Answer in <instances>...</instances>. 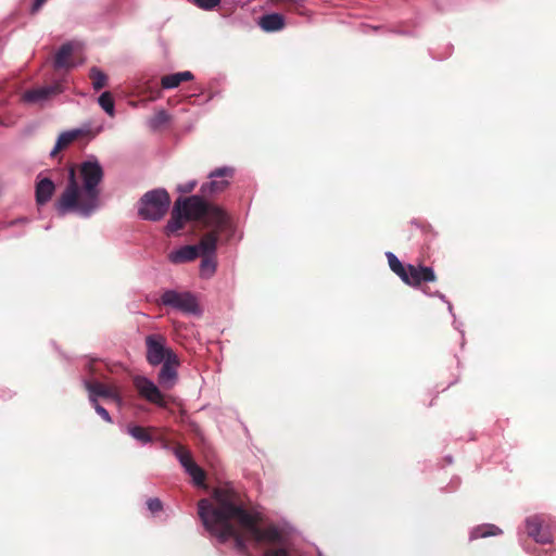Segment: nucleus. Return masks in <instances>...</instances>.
Masks as SVG:
<instances>
[{
  "instance_id": "f257e3e1",
  "label": "nucleus",
  "mask_w": 556,
  "mask_h": 556,
  "mask_svg": "<svg viewBox=\"0 0 556 556\" xmlns=\"http://www.w3.org/2000/svg\"><path fill=\"white\" fill-rule=\"evenodd\" d=\"M198 513L204 528L219 543H225L232 538L235 548L241 553L247 552V541L237 532L232 525L233 519L257 544H275L282 541V532L277 526L269 525L261 528L254 515L247 511L242 505L236 504L235 494L228 489H216L212 501L201 500L198 503Z\"/></svg>"
},
{
  "instance_id": "f03ea898",
  "label": "nucleus",
  "mask_w": 556,
  "mask_h": 556,
  "mask_svg": "<svg viewBox=\"0 0 556 556\" xmlns=\"http://www.w3.org/2000/svg\"><path fill=\"white\" fill-rule=\"evenodd\" d=\"M103 176V168L94 155L88 156L78 172L70 167L67 185L54 204L58 214L75 213L84 218L90 217L100 206L99 186Z\"/></svg>"
},
{
  "instance_id": "7ed1b4c3",
  "label": "nucleus",
  "mask_w": 556,
  "mask_h": 556,
  "mask_svg": "<svg viewBox=\"0 0 556 556\" xmlns=\"http://www.w3.org/2000/svg\"><path fill=\"white\" fill-rule=\"evenodd\" d=\"M170 205V198L164 188L146 192L138 203V215L144 220L162 219Z\"/></svg>"
},
{
  "instance_id": "20e7f679",
  "label": "nucleus",
  "mask_w": 556,
  "mask_h": 556,
  "mask_svg": "<svg viewBox=\"0 0 556 556\" xmlns=\"http://www.w3.org/2000/svg\"><path fill=\"white\" fill-rule=\"evenodd\" d=\"M160 302L162 305L186 315H199L201 313L195 295L189 291L165 290Z\"/></svg>"
},
{
  "instance_id": "39448f33",
  "label": "nucleus",
  "mask_w": 556,
  "mask_h": 556,
  "mask_svg": "<svg viewBox=\"0 0 556 556\" xmlns=\"http://www.w3.org/2000/svg\"><path fill=\"white\" fill-rule=\"evenodd\" d=\"M146 358L149 365L155 367L177 355L172 348L167 345L166 338L160 333H152L146 337Z\"/></svg>"
},
{
  "instance_id": "423d86ee",
  "label": "nucleus",
  "mask_w": 556,
  "mask_h": 556,
  "mask_svg": "<svg viewBox=\"0 0 556 556\" xmlns=\"http://www.w3.org/2000/svg\"><path fill=\"white\" fill-rule=\"evenodd\" d=\"M527 533L536 543L547 544L556 539V523H549L542 515L530 516L525 521Z\"/></svg>"
},
{
  "instance_id": "0eeeda50",
  "label": "nucleus",
  "mask_w": 556,
  "mask_h": 556,
  "mask_svg": "<svg viewBox=\"0 0 556 556\" xmlns=\"http://www.w3.org/2000/svg\"><path fill=\"white\" fill-rule=\"evenodd\" d=\"M132 384L139 396L144 399L147 402L162 408L167 406L165 395L159 386L150 378L142 375H136L132 377Z\"/></svg>"
},
{
  "instance_id": "6e6552de",
  "label": "nucleus",
  "mask_w": 556,
  "mask_h": 556,
  "mask_svg": "<svg viewBox=\"0 0 556 556\" xmlns=\"http://www.w3.org/2000/svg\"><path fill=\"white\" fill-rule=\"evenodd\" d=\"M203 194H195L188 198H178L176 200L175 203L182 211L185 219L201 220L204 218L208 203L203 199Z\"/></svg>"
},
{
  "instance_id": "1a4fd4ad",
  "label": "nucleus",
  "mask_w": 556,
  "mask_h": 556,
  "mask_svg": "<svg viewBox=\"0 0 556 556\" xmlns=\"http://www.w3.org/2000/svg\"><path fill=\"white\" fill-rule=\"evenodd\" d=\"M233 176V168L229 166H223L216 168L210 174V181L201 186V193L208 195L223 191L228 185V178Z\"/></svg>"
},
{
  "instance_id": "9d476101",
  "label": "nucleus",
  "mask_w": 556,
  "mask_h": 556,
  "mask_svg": "<svg viewBox=\"0 0 556 556\" xmlns=\"http://www.w3.org/2000/svg\"><path fill=\"white\" fill-rule=\"evenodd\" d=\"M64 91L61 83H55L49 86H42L34 89L26 90L22 94V100L28 104H41L50 99L52 96L60 94Z\"/></svg>"
},
{
  "instance_id": "9b49d317",
  "label": "nucleus",
  "mask_w": 556,
  "mask_h": 556,
  "mask_svg": "<svg viewBox=\"0 0 556 556\" xmlns=\"http://www.w3.org/2000/svg\"><path fill=\"white\" fill-rule=\"evenodd\" d=\"M179 359L177 355H172L170 358L163 362L157 375L160 386L166 390H170L178 380Z\"/></svg>"
},
{
  "instance_id": "f8f14e48",
  "label": "nucleus",
  "mask_w": 556,
  "mask_h": 556,
  "mask_svg": "<svg viewBox=\"0 0 556 556\" xmlns=\"http://www.w3.org/2000/svg\"><path fill=\"white\" fill-rule=\"evenodd\" d=\"M203 219L205 225L213 228L212 231L217 232V235L230 227L229 217L226 212L219 206L210 203Z\"/></svg>"
},
{
  "instance_id": "ddd939ff",
  "label": "nucleus",
  "mask_w": 556,
  "mask_h": 556,
  "mask_svg": "<svg viewBox=\"0 0 556 556\" xmlns=\"http://www.w3.org/2000/svg\"><path fill=\"white\" fill-rule=\"evenodd\" d=\"M83 382H84L85 388L89 392V401H91L92 397L98 400V397L100 396V397L112 400L116 403L122 402L121 394L116 388L111 387V386H105V384H103L101 382H97V381L91 382L89 380H84Z\"/></svg>"
},
{
  "instance_id": "4468645a",
  "label": "nucleus",
  "mask_w": 556,
  "mask_h": 556,
  "mask_svg": "<svg viewBox=\"0 0 556 556\" xmlns=\"http://www.w3.org/2000/svg\"><path fill=\"white\" fill-rule=\"evenodd\" d=\"M172 264H184L198 258V249L193 244L182 245L173 250L167 255Z\"/></svg>"
},
{
  "instance_id": "2eb2a0df",
  "label": "nucleus",
  "mask_w": 556,
  "mask_h": 556,
  "mask_svg": "<svg viewBox=\"0 0 556 556\" xmlns=\"http://www.w3.org/2000/svg\"><path fill=\"white\" fill-rule=\"evenodd\" d=\"M286 21L280 13L264 14L258 20V26L265 33H275L283 29Z\"/></svg>"
},
{
  "instance_id": "dca6fc26",
  "label": "nucleus",
  "mask_w": 556,
  "mask_h": 556,
  "mask_svg": "<svg viewBox=\"0 0 556 556\" xmlns=\"http://www.w3.org/2000/svg\"><path fill=\"white\" fill-rule=\"evenodd\" d=\"M55 190V185L50 178L39 179L36 184L35 195L38 205L48 203Z\"/></svg>"
},
{
  "instance_id": "f3484780",
  "label": "nucleus",
  "mask_w": 556,
  "mask_h": 556,
  "mask_svg": "<svg viewBox=\"0 0 556 556\" xmlns=\"http://www.w3.org/2000/svg\"><path fill=\"white\" fill-rule=\"evenodd\" d=\"M218 236L215 231L205 233L198 244H193L198 249L199 256L216 255Z\"/></svg>"
},
{
  "instance_id": "a211bd4d",
  "label": "nucleus",
  "mask_w": 556,
  "mask_h": 556,
  "mask_svg": "<svg viewBox=\"0 0 556 556\" xmlns=\"http://www.w3.org/2000/svg\"><path fill=\"white\" fill-rule=\"evenodd\" d=\"M76 47V42L70 41L62 45L55 53L54 58V67L55 68H68L74 66L73 63L70 62V56L72 55L74 49Z\"/></svg>"
},
{
  "instance_id": "6ab92c4d",
  "label": "nucleus",
  "mask_w": 556,
  "mask_h": 556,
  "mask_svg": "<svg viewBox=\"0 0 556 556\" xmlns=\"http://www.w3.org/2000/svg\"><path fill=\"white\" fill-rule=\"evenodd\" d=\"M194 78L190 71L178 72L169 75H165L161 78V85L163 89L177 88L182 81H189Z\"/></svg>"
},
{
  "instance_id": "aec40b11",
  "label": "nucleus",
  "mask_w": 556,
  "mask_h": 556,
  "mask_svg": "<svg viewBox=\"0 0 556 556\" xmlns=\"http://www.w3.org/2000/svg\"><path fill=\"white\" fill-rule=\"evenodd\" d=\"M186 220L187 219H185L182 211L175 203L172 211L170 219L167 222L165 226L166 235L170 236L180 230L184 227Z\"/></svg>"
},
{
  "instance_id": "412c9836",
  "label": "nucleus",
  "mask_w": 556,
  "mask_h": 556,
  "mask_svg": "<svg viewBox=\"0 0 556 556\" xmlns=\"http://www.w3.org/2000/svg\"><path fill=\"white\" fill-rule=\"evenodd\" d=\"M81 134H83V130H80V129H71V130L62 132L59 136L54 148L51 150L50 156L51 157L55 156L60 150L70 146Z\"/></svg>"
},
{
  "instance_id": "4be33fe9",
  "label": "nucleus",
  "mask_w": 556,
  "mask_h": 556,
  "mask_svg": "<svg viewBox=\"0 0 556 556\" xmlns=\"http://www.w3.org/2000/svg\"><path fill=\"white\" fill-rule=\"evenodd\" d=\"M501 533H502V530L497 526L492 525V523H484V525L473 528L470 531L469 539L477 540V539H481V538L498 535Z\"/></svg>"
},
{
  "instance_id": "5701e85b",
  "label": "nucleus",
  "mask_w": 556,
  "mask_h": 556,
  "mask_svg": "<svg viewBox=\"0 0 556 556\" xmlns=\"http://www.w3.org/2000/svg\"><path fill=\"white\" fill-rule=\"evenodd\" d=\"M126 432L141 445H147L152 442V435L141 426L130 424L126 427Z\"/></svg>"
},
{
  "instance_id": "b1692460",
  "label": "nucleus",
  "mask_w": 556,
  "mask_h": 556,
  "mask_svg": "<svg viewBox=\"0 0 556 556\" xmlns=\"http://www.w3.org/2000/svg\"><path fill=\"white\" fill-rule=\"evenodd\" d=\"M201 263H200V274L204 278L212 277L217 267L216 263V255H207V256H201Z\"/></svg>"
},
{
  "instance_id": "393cba45",
  "label": "nucleus",
  "mask_w": 556,
  "mask_h": 556,
  "mask_svg": "<svg viewBox=\"0 0 556 556\" xmlns=\"http://www.w3.org/2000/svg\"><path fill=\"white\" fill-rule=\"evenodd\" d=\"M98 104L110 116H115V101L110 91H103L98 97Z\"/></svg>"
},
{
  "instance_id": "a878e982",
  "label": "nucleus",
  "mask_w": 556,
  "mask_h": 556,
  "mask_svg": "<svg viewBox=\"0 0 556 556\" xmlns=\"http://www.w3.org/2000/svg\"><path fill=\"white\" fill-rule=\"evenodd\" d=\"M386 256L388 258L389 267L391 270L395 273L402 280H406V266H404L397 256L392 252H387Z\"/></svg>"
},
{
  "instance_id": "bb28decb",
  "label": "nucleus",
  "mask_w": 556,
  "mask_h": 556,
  "mask_svg": "<svg viewBox=\"0 0 556 556\" xmlns=\"http://www.w3.org/2000/svg\"><path fill=\"white\" fill-rule=\"evenodd\" d=\"M405 276H406V280H402V281L408 286L417 287L422 282L421 274H419V266L416 267L412 264H408L406 266Z\"/></svg>"
},
{
  "instance_id": "cd10ccee",
  "label": "nucleus",
  "mask_w": 556,
  "mask_h": 556,
  "mask_svg": "<svg viewBox=\"0 0 556 556\" xmlns=\"http://www.w3.org/2000/svg\"><path fill=\"white\" fill-rule=\"evenodd\" d=\"M185 470L192 478V481L195 485L201 486L204 484L205 473L203 469L194 462L189 464Z\"/></svg>"
},
{
  "instance_id": "c85d7f7f",
  "label": "nucleus",
  "mask_w": 556,
  "mask_h": 556,
  "mask_svg": "<svg viewBox=\"0 0 556 556\" xmlns=\"http://www.w3.org/2000/svg\"><path fill=\"white\" fill-rule=\"evenodd\" d=\"M169 119V116L168 114L166 113V111L164 110H161L159 112H156L149 121H148V126L153 129V130H156L159 129L161 126H163L164 124H166Z\"/></svg>"
},
{
  "instance_id": "c756f323",
  "label": "nucleus",
  "mask_w": 556,
  "mask_h": 556,
  "mask_svg": "<svg viewBox=\"0 0 556 556\" xmlns=\"http://www.w3.org/2000/svg\"><path fill=\"white\" fill-rule=\"evenodd\" d=\"M90 77L92 79V87L94 90H100L101 88H103L108 80L106 75L97 67L91 68Z\"/></svg>"
},
{
  "instance_id": "7c9ffc66",
  "label": "nucleus",
  "mask_w": 556,
  "mask_h": 556,
  "mask_svg": "<svg viewBox=\"0 0 556 556\" xmlns=\"http://www.w3.org/2000/svg\"><path fill=\"white\" fill-rule=\"evenodd\" d=\"M174 454L178 462L180 463V465L184 467V469H186L189 466V464L193 463L191 453L184 446L176 447L174 450Z\"/></svg>"
},
{
  "instance_id": "2f4dec72",
  "label": "nucleus",
  "mask_w": 556,
  "mask_h": 556,
  "mask_svg": "<svg viewBox=\"0 0 556 556\" xmlns=\"http://www.w3.org/2000/svg\"><path fill=\"white\" fill-rule=\"evenodd\" d=\"M195 7L205 10L211 11L215 9L219 3L220 0H190Z\"/></svg>"
},
{
  "instance_id": "473e14b6",
  "label": "nucleus",
  "mask_w": 556,
  "mask_h": 556,
  "mask_svg": "<svg viewBox=\"0 0 556 556\" xmlns=\"http://www.w3.org/2000/svg\"><path fill=\"white\" fill-rule=\"evenodd\" d=\"M91 405L93 406V408L96 409L97 414L106 422H112V418H111V415L109 414V412L99 404L98 400L97 399H91L90 401Z\"/></svg>"
},
{
  "instance_id": "72a5a7b5",
  "label": "nucleus",
  "mask_w": 556,
  "mask_h": 556,
  "mask_svg": "<svg viewBox=\"0 0 556 556\" xmlns=\"http://www.w3.org/2000/svg\"><path fill=\"white\" fill-rule=\"evenodd\" d=\"M275 3H287L290 4L293 10L299 14H304V0H270Z\"/></svg>"
},
{
  "instance_id": "f704fd0d",
  "label": "nucleus",
  "mask_w": 556,
  "mask_h": 556,
  "mask_svg": "<svg viewBox=\"0 0 556 556\" xmlns=\"http://www.w3.org/2000/svg\"><path fill=\"white\" fill-rule=\"evenodd\" d=\"M419 274H421V281L431 282L437 278L433 269L428 266H419Z\"/></svg>"
},
{
  "instance_id": "c9c22d12",
  "label": "nucleus",
  "mask_w": 556,
  "mask_h": 556,
  "mask_svg": "<svg viewBox=\"0 0 556 556\" xmlns=\"http://www.w3.org/2000/svg\"><path fill=\"white\" fill-rule=\"evenodd\" d=\"M263 556H292V554L285 547H276L265 551Z\"/></svg>"
},
{
  "instance_id": "e433bc0d",
  "label": "nucleus",
  "mask_w": 556,
  "mask_h": 556,
  "mask_svg": "<svg viewBox=\"0 0 556 556\" xmlns=\"http://www.w3.org/2000/svg\"><path fill=\"white\" fill-rule=\"evenodd\" d=\"M147 506L151 513H157L163 508L162 502L157 497L149 498Z\"/></svg>"
},
{
  "instance_id": "4c0bfd02",
  "label": "nucleus",
  "mask_w": 556,
  "mask_h": 556,
  "mask_svg": "<svg viewBox=\"0 0 556 556\" xmlns=\"http://www.w3.org/2000/svg\"><path fill=\"white\" fill-rule=\"evenodd\" d=\"M447 306V311L448 313L451 314V316L453 317V326L456 330H458L462 336H464V331L460 329L462 327V323H458L457 319H456V315L454 313V308H453V305L452 303L447 300V302H444Z\"/></svg>"
},
{
  "instance_id": "58836bf2",
  "label": "nucleus",
  "mask_w": 556,
  "mask_h": 556,
  "mask_svg": "<svg viewBox=\"0 0 556 556\" xmlns=\"http://www.w3.org/2000/svg\"><path fill=\"white\" fill-rule=\"evenodd\" d=\"M195 185H197L195 180L187 181L185 184L178 185L177 191L180 193H189L194 189Z\"/></svg>"
},
{
  "instance_id": "ea45409f",
  "label": "nucleus",
  "mask_w": 556,
  "mask_h": 556,
  "mask_svg": "<svg viewBox=\"0 0 556 556\" xmlns=\"http://www.w3.org/2000/svg\"><path fill=\"white\" fill-rule=\"evenodd\" d=\"M47 0H35L34 3H33V7H31V10L30 12L33 14H35L36 12H38L40 10V8L45 4Z\"/></svg>"
},
{
  "instance_id": "a19ab883",
  "label": "nucleus",
  "mask_w": 556,
  "mask_h": 556,
  "mask_svg": "<svg viewBox=\"0 0 556 556\" xmlns=\"http://www.w3.org/2000/svg\"><path fill=\"white\" fill-rule=\"evenodd\" d=\"M427 289H428V288H425V289L422 290L426 294L431 295V296H437V298H438V299H440L442 302H447L446 296H445L443 293H441L440 291H435L434 293H429V292L427 291Z\"/></svg>"
},
{
  "instance_id": "79ce46f5",
  "label": "nucleus",
  "mask_w": 556,
  "mask_h": 556,
  "mask_svg": "<svg viewBox=\"0 0 556 556\" xmlns=\"http://www.w3.org/2000/svg\"><path fill=\"white\" fill-rule=\"evenodd\" d=\"M318 556H323L321 553H318Z\"/></svg>"
}]
</instances>
